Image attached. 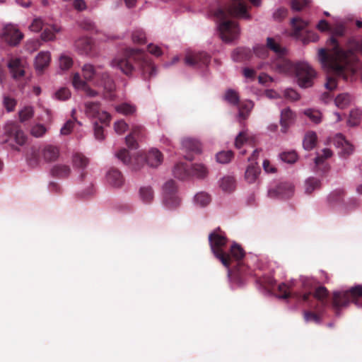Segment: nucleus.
I'll use <instances>...</instances> for the list:
<instances>
[{"label": "nucleus", "instance_id": "f257e3e1", "mask_svg": "<svg viewBox=\"0 0 362 362\" xmlns=\"http://www.w3.org/2000/svg\"><path fill=\"white\" fill-rule=\"evenodd\" d=\"M327 46L329 53L325 48L320 49L317 53L322 69L327 73L346 79L350 69L349 58L353 55V51L341 48L333 37L327 41Z\"/></svg>", "mask_w": 362, "mask_h": 362}, {"label": "nucleus", "instance_id": "f03ea898", "mask_svg": "<svg viewBox=\"0 0 362 362\" xmlns=\"http://www.w3.org/2000/svg\"><path fill=\"white\" fill-rule=\"evenodd\" d=\"M136 62V64L145 78H151L156 75V70L146 55L138 49H129L125 56L116 57L111 62V66L121 70L124 74L129 75L132 72L133 66L131 62Z\"/></svg>", "mask_w": 362, "mask_h": 362}, {"label": "nucleus", "instance_id": "7ed1b4c3", "mask_svg": "<svg viewBox=\"0 0 362 362\" xmlns=\"http://www.w3.org/2000/svg\"><path fill=\"white\" fill-rule=\"evenodd\" d=\"M115 157L135 171L140 170L145 163L151 167L156 168L163 162V156L156 148H151L147 155L138 152L132 156L129 155L127 149L122 148L115 153Z\"/></svg>", "mask_w": 362, "mask_h": 362}, {"label": "nucleus", "instance_id": "20e7f679", "mask_svg": "<svg viewBox=\"0 0 362 362\" xmlns=\"http://www.w3.org/2000/svg\"><path fill=\"white\" fill-rule=\"evenodd\" d=\"M209 241L211 247V250L215 257L218 258L223 265L228 269V276L233 284V286H235L236 283L232 280L231 270L230 269V258L224 252L223 249L226 245V238L219 229L215 230L209 235ZM238 286H240L241 284L237 282Z\"/></svg>", "mask_w": 362, "mask_h": 362}, {"label": "nucleus", "instance_id": "39448f33", "mask_svg": "<svg viewBox=\"0 0 362 362\" xmlns=\"http://www.w3.org/2000/svg\"><path fill=\"white\" fill-rule=\"evenodd\" d=\"M214 15L217 19V27L222 40L226 42H230L236 40L240 35L238 23L229 20L227 18L226 13L221 8H217Z\"/></svg>", "mask_w": 362, "mask_h": 362}, {"label": "nucleus", "instance_id": "423d86ee", "mask_svg": "<svg viewBox=\"0 0 362 362\" xmlns=\"http://www.w3.org/2000/svg\"><path fill=\"white\" fill-rule=\"evenodd\" d=\"M293 74L296 75L298 86L303 88L311 87L317 76L316 71L305 61H300L295 64Z\"/></svg>", "mask_w": 362, "mask_h": 362}, {"label": "nucleus", "instance_id": "0eeeda50", "mask_svg": "<svg viewBox=\"0 0 362 362\" xmlns=\"http://www.w3.org/2000/svg\"><path fill=\"white\" fill-rule=\"evenodd\" d=\"M181 204V199L177 194L175 181H167L163 186L162 205L167 210H175Z\"/></svg>", "mask_w": 362, "mask_h": 362}, {"label": "nucleus", "instance_id": "6e6552de", "mask_svg": "<svg viewBox=\"0 0 362 362\" xmlns=\"http://www.w3.org/2000/svg\"><path fill=\"white\" fill-rule=\"evenodd\" d=\"M362 296V286L358 285L349 290L336 291L333 293L332 306L337 311L351 301Z\"/></svg>", "mask_w": 362, "mask_h": 362}, {"label": "nucleus", "instance_id": "1a4fd4ad", "mask_svg": "<svg viewBox=\"0 0 362 362\" xmlns=\"http://www.w3.org/2000/svg\"><path fill=\"white\" fill-rule=\"evenodd\" d=\"M257 69L264 70H273L274 71L286 75L291 76L295 71V64H292L284 55L279 56L271 64L267 62H261L257 66Z\"/></svg>", "mask_w": 362, "mask_h": 362}, {"label": "nucleus", "instance_id": "9d476101", "mask_svg": "<svg viewBox=\"0 0 362 362\" xmlns=\"http://www.w3.org/2000/svg\"><path fill=\"white\" fill-rule=\"evenodd\" d=\"M59 156V151L57 146L46 145L41 150L32 148L27 154V160L30 165L37 163L41 156L46 162L55 160Z\"/></svg>", "mask_w": 362, "mask_h": 362}, {"label": "nucleus", "instance_id": "9b49d317", "mask_svg": "<svg viewBox=\"0 0 362 362\" xmlns=\"http://www.w3.org/2000/svg\"><path fill=\"white\" fill-rule=\"evenodd\" d=\"M185 64L192 69L203 71L210 63V56L204 52L187 50L185 56Z\"/></svg>", "mask_w": 362, "mask_h": 362}, {"label": "nucleus", "instance_id": "f8f14e48", "mask_svg": "<svg viewBox=\"0 0 362 362\" xmlns=\"http://www.w3.org/2000/svg\"><path fill=\"white\" fill-rule=\"evenodd\" d=\"M4 134L5 138L1 140V142H8L11 138H13L15 142L18 146H23L27 141V137L20 127L13 122H8L4 127Z\"/></svg>", "mask_w": 362, "mask_h": 362}, {"label": "nucleus", "instance_id": "ddd939ff", "mask_svg": "<svg viewBox=\"0 0 362 362\" xmlns=\"http://www.w3.org/2000/svg\"><path fill=\"white\" fill-rule=\"evenodd\" d=\"M85 113L91 119H98L103 124H108L111 115L106 111H100L99 103L88 102L85 103Z\"/></svg>", "mask_w": 362, "mask_h": 362}, {"label": "nucleus", "instance_id": "4468645a", "mask_svg": "<svg viewBox=\"0 0 362 362\" xmlns=\"http://www.w3.org/2000/svg\"><path fill=\"white\" fill-rule=\"evenodd\" d=\"M1 37L9 45L16 46L23 38V34L16 25L7 24L3 28Z\"/></svg>", "mask_w": 362, "mask_h": 362}, {"label": "nucleus", "instance_id": "2eb2a0df", "mask_svg": "<svg viewBox=\"0 0 362 362\" xmlns=\"http://www.w3.org/2000/svg\"><path fill=\"white\" fill-rule=\"evenodd\" d=\"M228 16H232L245 20H250L252 16L248 11V7L246 4L241 0L233 2L226 9H223Z\"/></svg>", "mask_w": 362, "mask_h": 362}, {"label": "nucleus", "instance_id": "dca6fc26", "mask_svg": "<svg viewBox=\"0 0 362 362\" xmlns=\"http://www.w3.org/2000/svg\"><path fill=\"white\" fill-rule=\"evenodd\" d=\"M300 283L302 291L298 293L297 298L303 303L310 305L311 291L316 284V281L310 277L300 276Z\"/></svg>", "mask_w": 362, "mask_h": 362}, {"label": "nucleus", "instance_id": "f3484780", "mask_svg": "<svg viewBox=\"0 0 362 362\" xmlns=\"http://www.w3.org/2000/svg\"><path fill=\"white\" fill-rule=\"evenodd\" d=\"M181 147L187 154L185 156L186 159L192 160L189 153L199 154L202 153V147L201 142L194 138L185 137L181 141Z\"/></svg>", "mask_w": 362, "mask_h": 362}, {"label": "nucleus", "instance_id": "a211bd4d", "mask_svg": "<svg viewBox=\"0 0 362 362\" xmlns=\"http://www.w3.org/2000/svg\"><path fill=\"white\" fill-rule=\"evenodd\" d=\"M293 193L294 186L291 182L280 183L275 189H271L268 191V194L272 198H289Z\"/></svg>", "mask_w": 362, "mask_h": 362}, {"label": "nucleus", "instance_id": "6ab92c4d", "mask_svg": "<svg viewBox=\"0 0 362 362\" xmlns=\"http://www.w3.org/2000/svg\"><path fill=\"white\" fill-rule=\"evenodd\" d=\"M27 62L23 58H12L8 63V68L13 78H18L24 76Z\"/></svg>", "mask_w": 362, "mask_h": 362}, {"label": "nucleus", "instance_id": "aec40b11", "mask_svg": "<svg viewBox=\"0 0 362 362\" xmlns=\"http://www.w3.org/2000/svg\"><path fill=\"white\" fill-rule=\"evenodd\" d=\"M333 143L337 148L341 149L339 153L341 155L349 156L354 151L353 145L345 139L343 134L340 133L337 134L334 136Z\"/></svg>", "mask_w": 362, "mask_h": 362}, {"label": "nucleus", "instance_id": "412c9836", "mask_svg": "<svg viewBox=\"0 0 362 362\" xmlns=\"http://www.w3.org/2000/svg\"><path fill=\"white\" fill-rule=\"evenodd\" d=\"M93 42L90 38L83 37L76 40L75 50L81 55H90L93 49Z\"/></svg>", "mask_w": 362, "mask_h": 362}, {"label": "nucleus", "instance_id": "4be33fe9", "mask_svg": "<svg viewBox=\"0 0 362 362\" xmlns=\"http://www.w3.org/2000/svg\"><path fill=\"white\" fill-rule=\"evenodd\" d=\"M256 141V136L245 129L240 132L235 137V146L237 148H240L244 145L252 146Z\"/></svg>", "mask_w": 362, "mask_h": 362}, {"label": "nucleus", "instance_id": "5701e85b", "mask_svg": "<svg viewBox=\"0 0 362 362\" xmlns=\"http://www.w3.org/2000/svg\"><path fill=\"white\" fill-rule=\"evenodd\" d=\"M73 86L78 90L83 91L87 96L95 97L97 95V92L92 90L86 83L83 81L78 73H75L72 79Z\"/></svg>", "mask_w": 362, "mask_h": 362}, {"label": "nucleus", "instance_id": "b1692460", "mask_svg": "<svg viewBox=\"0 0 362 362\" xmlns=\"http://www.w3.org/2000/svg\"><path fill=\"white\" fill-rule=\"evenodd\" d=\"M106 182L111 187L119 188L124 184V177L118 170L111 168L106 173Z\"/></svg>", "mask_w": 362, "mask_h": 362}, {"label": "nucleus", "instance_id": "393cba45", "mask_svg": "<svg viewBox=\"0 0 362 362\" xmlns=\"http://www.w3.org/2000/svg\"><path fill=\"white\" fill-rule=\"evenodd\" d=\"M260 173L257 163H252L246 168L244 180L248 184H255L258 180Z\"/></svg>", "mask_w": 362, "mask_h": 362}, {"label": "nucleus", "instance_id": "a878e982", "mask_svg": "<svg viewBox=\"0 0 362 362\" xmlns=\"http://www.w3.org/2000/svg\"><path fill=\"white\" fill-rule=\"evenodd\" d=\"M295 119L296 115L289 107L281 110L280 118L281 132H286L288 128L294 122Z\"/></svg>", "mask_w": 362, "mask_h": 362}, {"label": "nucleus", "instance_id": "bb28decb", "mask_svg": "<svg viewBox=\"0 0 362 362\" xmlns=\"http://www.w3.org/2000/svg\"><path fill=\"white\" fill-rule=\"evenodd\" d=\"M51 54L49 52H40L35 59V68L39 73H42L50 63Z\"/></svg>", "mask_w": 362, "mask_h": 362}, {"label": "nucleus", "instance_id": "cd10ccee", "mask_svg": "<svg viewBox=\"0 0 362 362\" xmlns=\"http://www.w3.org/2000/svg\"><path fill=\"white\" fill-rule=\"evenodd\" d=\"M97 86H101L103 87V89L105 91V98L109 100L114 99V95L112 93L114 91L115 86L113 81L110 78L107 74L105 73L101 75V82L100 83H97Z\"/></svg>", "mask_w": 362, "mask_h": 362}, {"label": "nucleus", "instance_id": "c85d7f7f", "mask_svg": "<svg viewBox=\"0 0 362 362\" xmlns=\"http://www.w3.org/2000/svg\"><path fill=\"white\" fill-rule=\"evenodd\" d=\"M139 199L141 203L146 205L152 204L154 200V191L152 187L149 185L141 186L138 192Z\"/></svg>", "mask_w": 362, "mask_h": 362}, {"label": "nucleus", "instance_id": "c756f323", "mask_svg": "<svg viewBox=\"0 0 362 362\" xmlns=\"http://www.w3.org/2000/svg\"><path fill=\"white\" fill-rule=\"evenodd\" d=\"M88 160L82 154L75 153L72 157L73 166L75 170L77 171V175L79 177L83 176V171L88 165Z\"/></svg>", "mask_w": 362, "mask_h": 362}, {"label": "nucleus", "instance_id": "7c9ffc66", "mask_svg": "<svg viewBox=\"0 0 362 362\" xmlns=\"http://www.w3.org/2000/svg\"><path fill=\"white\" fill-rule=\"evenodd\" d=\"M301 113L313 124H319L322 122L323 115L321 111L315 108H307Z\"/></svg>", "mask_w": 362, "mask_h": 362}, {"label": "nucleus", "instance_id": "2f4dec72", "mask_svg": "<svg viewBox=\"0 0 362 362\" xmlns=\"http://www.w3.org/2000/svg\"><path fill=\"white\" fill-rule=\"evenodd\" d=\"M209 173L208 168L202 163H194L189 168V177L205 178Z\"/></svg>", "mask_w": 362, "mask_h": 362}, {"label": "nucleus", "instance_id": "473e14b6", "mask_svg": "<svg viewBox=\"0 0 362 362\" xmlns=\"http://www.w3.org/2000/svg\"><path fill=\"white\" fill-rule=\"evenodd\" d=\"M115 111L124 116L134 115L136 112V106L131 102H123L115 106Z\"/></svg>", "mask_w": 362, "mask_h": 362}, {"label": "nucleus", "instance_id": "72a5a7b5", "mask_svg": "<svg viewBox=\"0 0 362 362\" xmlns=\"http://www.w3.org/2000/svg\"><path fill=\"white\" fill-rule=\"evenodd\" d=\"M61 28L57 25H45L41 34V38L45 41H52L55 39L56 33L60 32Z\"/></svg>", "mask_w": 362, "mask_h": 362}, {"label": "nucleus", "instance_id": "f704fd0d", "mask_svg": "<svg viewBox=\"0 0 362 362\" xmlns=\"http://www.w3.org/2000/svg\"><path fill=\"white\" fill-rule=\"evenodd\" d=\"M293 28V35L295 37H300V34L308 25V21L303 20L300 18H293L291 21Z\"/></svg>", "mask_w": 362, "mask_h": 362}, {"label": "nucleus", "instance_id": "c9c22d12", "mask_svg": "<svg viewBox=\"0 0 362 362\" xmlns=\"http://www.w3.org/2000/svg\"><path fill=\"white\" fill-rule=\"evenodd\" d=\"M74 61L71 54L68 52L62 53L58 59V66L61 71L69 70L73 65Z\"/></svg>", "mask_w": 362, "mask_h": 362}, {"label": "nucleus", "instance_id": "e433bc0d", "mask_svg": "<svg viewBox=\"0 0 362 362\" xmlns=\"http://www.w3.org/2000/svg\"><path fill=\"white\" fill-rule=\"evenodd\" d=\"M267 47L273 51L276 57L284 55L286 50L282 47L279 41L274 37H267Z\"/></svg>", "mask_w": 362, "mask_h": 362}, {"label": "nucleus", "instance_id": "4c0bfd02", "mask_svg": "<svg viewBox=\"0 0 362 362\" xmlns=\"http://www.w3.org/2000/svg\"><path fill=\"white\" fill-rule=\"evenodd\" d=\"M173 173L177 179L185 180L189 177V168L185 163H178L175 165Z\"/></svg>", "mask_w": 362, "mask_h": 362}, {"label": "nucleus", "instance_id": "58836bf2", "mask_svg": "<svg viewBox=\"0 0 362 362\" xmlns=\"http://www.w3.org/2000/svg\"><path fill=\"white\" fill-rule=\"evenodd\" d=\"M353 97L350 94L343 93L335 98L334 104L338 108L345 109L351 103Z\"/></svg>", "mask_w": 362, "mask_h": 362}, {"label": "nucleus", "instance_id": "ea45409f", "mask_svg": "<svg viewBox=\"0 0 362 362\" xmlns=\"http://www.w3.org/2000/svg\"><path fill=\"white\" fill-rule=\"evenodd\" d=\"M317 140V136L316 132H315L313 131L308 132L305 134V136H304V139L303 141V148L307 151L312 150L315 146Z\"/></svg>", "mask_w": 362, "mask_h": 362}, {"label": "nucleus", "instance_id": "a19ab883", "mask_svg": "<svg viewBox=\"0 0 362 362\" xmlns=\"http://www.w3.org/2000/svg\"><path fill=\"white\" fill-rule=\"evenodd\" d=\"M210 202V196L204 192H199L193 197V204L196 207H204L207 206Z\"/></svg>", "mask_w": 362, "mask_h": 362}, {"label": "nucleus", "instance_id": "79ce46f5", "mask_svg": "<svg viewBox=\"0 0 362 362\" xmlns=\"http://www.w3.org/2000/svg\"><path fill=\"white\" fill-rule=\"evenodd\" d=\"M362 118V111L358 108L352 109L347 119V125L356 127L360 124Z\"/></svg>", "mask_w": 362, "mask_h": 362}, {"label": "nucleus", "instance_id": "37998d69", "mask_svg": "<svg viewBox=\"0 0 362 362\" xmlns=\"http://www.w3.org/2000/svg\"><path fill=\"white\" fill-rule=\"evenodd\" d=\"M221 189L226 192H230L235 187V180L233 176H225L219 181Z\"/></svg>", "mask_w": 362, "mask_h": 362}, {"label": "nucleus", "instance_id": "c03bdc74", "mask_svg": "<svg viewBox=\"0 0 362 362\" xmlns=\"http://www.w3.org/2000/svg\"><path fill=\"white\" fill-rule=\"evenodd\" d=\"M230 258V267H233V262L235 261H240L244 256V252L243 250L240 247V245H238L236 243H234L231 245L230 247V255H228Z\"/></svg>", "mask_w": 362, "mask_h": 362}, {"label": "nucleus", "instance_id": "a18cd8bd", "mask_svg": "<svg viewBox=\"0 0 362 362\" xmlns=\"http://www.w3.org/2000/svg\"><path fill=\"white\" fill-rule=\"evenodd\" d=\"M83 76L86 81L92 80L100 74L98 67L95 68L90 64H86L82 67Z\"/></svg>", "mask_w": 362, "mask_h": 362}, {"label": "nucleus", "instance_id": "49530a36", "mask_svg": "<svg viewBox=\"0 0 362 362\" xmlns=\"http://www.w3.org/2000/svg\"><path fill=\"white\" fill-rule=\"evenodd\" d=\"M254 104L251 100H244L240 103L238 107V115L240 118L245 119L252 109Z\"/></svg>", "mask_w": 362, "mask_h": 362}, {"label": "nucleus", "instance_id": "de8ad7c7", "mask_svg": "<svg viewBox=\"0 0 362 362\" xmlns=\"http://www.w3.org/2000/svg\"><path fill=\"white\" fill-rule=\"evenodd\" d=\"M343 200V192L341 190H335L332 192L328 197L327 201L332 206H337L341 204Z\"/></svg>", "mask_w": 362, "mask_h": 362}, {"label": "nucleus", "instance_id": "09e8293b", "mask_svg": "<svg viewBox=\"0 0 362 362\" xmlns=\"http://www.w3.org/2000/svg\"><path fill=\"white\" fill-rule=\"evenodd\" d=\"M249 53L250 51L247 48H238L232 53V59L235 62L245 60L249 57Z\"/></svg>", "mask_w": 362, "mask_h": 362}, {"label": "nucleus", "instance_id": "8fccbe9b", "mask_svg": "<svg viewBox=\"0 0 362 362\" xmlns=\"http://www.w3.org/2000/svg\"><path fill=\"white\" fill-rule=\"evenodd\" d=\"M70 168L66 165L59 164L54 165L52 169V173L59 177H64L69 175Z\"/></svg>", "mask_w": 362, "mask_h": 362}, {"label": "nucleus", "instance_id": "3c124183", "mask_svg": "<svg viewBox=\"0 0 362 362\" xmlns=\"http://www.w3.org/2000/svg\"><path fill=\"white\" fill-rule=\"evenodd\" d=\"M279 158L281 160L287 163H294L298 160V156L296 151H284L279 155Z\"/></svg>", "mask_w": 362, "mask_h": 362}, {"label": "nucleus", "instance_id": "603ef678", "mask_svg": "<svg viewBox=\"0 0 362 362\" xmlns=\"http://www.w3.org/2000/svg\"><path fill=\"white\" fill-rule=\"evenodd\" d=\"M320 181L315 177H309L305 181V192L311 194L313 191L319 188Z\"/></svg>", "mask_w": 362, "mask_h": 362}, {"label": "nucleus", "instance_id": "864d4df0", "mask_svg": "<svg viewBox=\"0 0 362 362\" xmlns=\"http://www.w3.org/2000/svg\"><path fill=\"white\" fill-rule=\"evenodd\" d=\"M19 119L21 122H24L31 119L34 115V110L32 106H25L18 112Z\"/></svg>", "mask_w": 362, "mask_h": 362}, {"label": "nucleus", "instance_id": "5fc2aeb1", "mask_svg": "<svg viewBox=\"0 0 362 362\" xmlns=\"http://www.w3.org/2000/svg\"><path fill=\"white\" fill-rule=\"evenodd\" d=\"M233 156L231 151H222L216 153V159L219 163L226 164L229 163Z\"/></svg>", "mask_w": 362, "mask_h": 362}, {"label": "nucleus", "instance_id": "6e6d98bb", "mask_svg": "<svg viewBox=\"0 0 362 362\" xmlns=\"http://www.w3.org/2000/svg\"><path fill=\"white\" fill-rule=\"evenodd\" d=\"M224 99L229 104L232 105H237L239 102V95L236 91L232 89H228L225 93Z\"/></svg>", "mask_w": 362, "mask_h": 362}, {"label": "nucleus", "instance_id": "4d7b16f0", "mask_svg": "<svg viewBox=\"0 0 362 362\" xmlns=\"http://www.w3.org/2000/svg\"><path fill=\"white\" fill-rule=\"evenodd\" d=\"M328 296V291L327 289L324 286H320L317 288H316L314 297L322 303L323 305H326V302L325 301Z\"/></svg>", "mask_w": 362, "mask_h": 362}, {"label": "nucleus", "instance_id": "13d9d810", "mask_svg": "<svg viewBox=\"0 0 362 362\" xmlns=\"http://www.w3.org/2000/svg\"><path fill=\"white\" fill-rule=\"evenodd\" d=\"M45 23L42 18H35L32 21L30 25L29 26V29L37 33L41 30L45 26Z\"/></svg>", "mask_w": 362, "mask_h": 362}, {"label": "nucleus", "instance_id": "bf43d9fd", "mask_svg": "<svg viewBox=\"0 0 362 362\" xmlns=\"http://www.w3.org/2000/svg\"><path fill=\"white\" fill-rule=\"evenodd\" d=\"M132 40L134 43L143 44L146 42V35L141 29H136L132 33Z\"/></svg>", "mask_w": 362, "mask_h": 362}, {"label": "nucleus", "instance_id": "052dcab7", "mask_svg": "<svg viewBox=\"0 0 362 362\" xmlns=\"http://www.w3.org/2000/svg\"><path fill=\"white\" fill-rule=\"evenodd\" d=\"M128 129V124L124 119H119L114 123V129L116 134H123Z\"/></svg>", "mask_w": 362, "mask_h": 362}, {"label": "nucleus", "instance_id": "680f3d73", "mask_svg": "<svg viewBox=\"0 0 362 362\" xmlns=\"http://www.w3.org/2000/svg\"><path fill=\"white\" fill-rule=\"evenodd\" d=\"M16 104V100L14 98L8 96L4 97L3 105L8 112L13 111Z\"/></svg>", "mask_w": 362, "mask_h": 362}, {"label": "nucleus", "instance_id": "e2e57ef3", "mask_svg": "<svg viewBox=\"0 0 362 362\" xmlns=\"http://www.w3.org/2000/svg\"><path fill=\"white\" fill-rule=\"evenodd\" d=\"M46 131L47 129L44 125L37 124L32 127L31 134L35 137H41L45 134Z\"/></svg>", "mask_w": 362, "mask_h": 362}, {"label": "nucleus", "instance_id": "0e129e2a", "mask_svg": "<svg viewBox=\"0 0 362 362\" xmlns=\"http://www.w3.org/2000/svg\"><path fill=\"white\" fill-rule=\"evenodd\" d=\"M309 4L308 0H292L291 8L295 11H300Z\"/></svg>", "mask_w": 362, "mask_h": 362}, {"label": "nucleus", "instance_id": "69168bd1", "mask_svg": "<svg viewBox=\"0 0 362 362\" xmlns=\"http://www.w3.org/2000/svg\"><path fill=\"white\" fill-rule=\"evenodd\" d=\"M268 48L262 45H257L254 47L255 55L259 58H265L268 56Z\"/></svg>", "mask_w": 362, "mask_h": 362}, {"label": "nucleus", "instance_id": "338daca9", "mask_svg": "<svg viewBox=\"0 0 362 362\" xmlns=\"http://www.w3.org/2000/svg\"><path fill=\"white\" fill-rule=\"evenodd\" d=\"M332 156V151L330 149L327 148H324L322 151V154L321 155H318L315 158V163L316 165H319L320 163H322L324 159L330 158Z\"/></svg>", "mask_w": 362, "mask_h": 362}, {"label": "nucleus", "instance_id": "774afa93", "mask_svg": "<svg viewBox=\"0 0 362 362\" xmlns=\"http://www.w3.org/2000/svg\"><path fill=\"white\" fill-rule=\"evenodd\" d=\"M71 95V93L69 89L66 88H62L59 90H58L55 94L54 97L55 98L58 100H64L68 99Z\"/></svg>", "mask_w": 362, "mask_h": 362}]
</instances>
